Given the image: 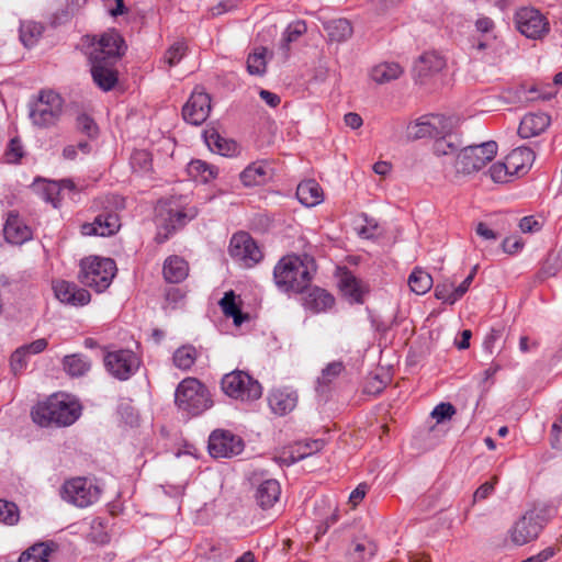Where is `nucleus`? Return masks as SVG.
Returning a JSON list of instances; mask_svg holds the SVG:
<instances>
[{
	"instance_id": "nucleus-1",
	"label": "nucleus",
	"mask_w": 562,
	"mask_h": 562,
	"mask_svg": "<svg viewBox=\"0 0 562 562\" xmlns=\"http://www.w3.org/2000/svg\"><path fill=\"white\" fill-rule=\"evenodd\" d=\"M316 271V263L308 255L282 257L273 269L274 283L284 292H304Z\"/></svg>"
},
{
	"instance_id": "nucleus-2",
	"label": "nucleus",
	"mask_w": 562,
	"mask_h": 562,
	"mask_svg": "<svg viewBox=\"0 0 562 562\" xmlns=\"http://www.w3.org/2000/svg\"><path fill=\"white\" fill-rule=\"evenodd\" d=\"M557 515V507L547 503H535L508 530L514 546L521 547L537 540L546 525Z\"/></svg>"
},
{
	"instance_id": "nucleus-3",
	"label": "nucleus",
	"mask_w": 562,
	"mask_h": 562,
	"mask_svg": "<svg viewBox=\"0 0 562 562\" xmlns=\"http://www.w3.org/2000/svg\"><path fill=\"white\" fill-rule=\"evenodd\" d=\"M81 415V406L76 401L53 396L37 404L32 411V419L40 426H69Z\"/></svg>"
},
{
	"instance_id": "nucleus-4",
	"label": "nucleus",
	"mask_w": 562,
	"mask_h": 562,
	"mask_svg": "<svg viewBox=\"0 0 562 562\" xmlns=\"http://www.w3.org/2000/svg\"><path fill=\"white\" fill-rule=\"evenodd\" d=\"M497 149L498 146L494 140L463 147L457 153L454 158L456 176H470L479 172L494 159Z\"/></svg>"
},
{
	"instance_id": "nucleus-5",
	"label": "nucleus",
	"mask_w": 562,
	"mask_h": 562,
	"mask_svg": "<svg viewBox=\"0 0 562 562\" xmlns=\"http://www.w3.org/2000/svg\"><path fill=\"white\" fill-rule=\"evenodd\" d=\"M116 273V265L110 258L88 257L80 261L79 281L97 292L110 286Z\"/></svg>"
},
{
	"instance_id": "nucleus-6",
	"label": "nucleus",
	"mask_w": 562,
	"mask_h": 562,
	"mask_svg": "<svg viewBox=\"0 0 562 562\" xmlns=\"http://www.w3.org/2000/svg\"><path fill=\"white\" fill-rule=\"evenodd\" d=\"M177 406L191 415H199L211 406L207 389L195 378L182 380L175 393Z\"/></svg>"
},
{
	"instance_id": "nucleus-7",
	"label": "nucleus",
	"mask_w": 562,
	"mask_h": 562,
	"mask_svg": "<svg viewBox=\"0 0 562 562\" xmlns=\"http://www.w3.org/2000/svg\"><path fill=\"white\" fill-rule=\"evenodd\" d=\"M221 389L227 396L243 402L256 401L262 395L260 383L243 370L226 373L221 380Z\"/></svg>"
},
{
	"instance_id": "nucleus-8",
	"label": "nucleus",
	"mask_w": 562,
	"mask_h": 562,
	"mask_svg": "<svg viewBox=\"0 0 562 562\" xmlns=\"http://www.w3.org/2000/svg\"><path fill=\"white\" fill-rule=\"evenodd\" d=\"M63 113V99L52 90L41 91L37 100L32 104L30 119L40 128H48L59 121Z\"/></svg>"
},
{
	"instance_id": "nucleus-9",
	"label": "nucleus",
	"mask_w": 562,
	"mask_h": 562,
	"mask_svg": "<svg viewBox=\"0 0 562 562\" xmlns=\"http://www.w3.org/2000/svg\"><path fill=\"white\" fill-rule=\"evenodd\" d=\"M125 49L123 37L115 30H110L92 44L89 57L91 61L116 63Z\"/></svg>"
},
{
	"instance_id": "nucleus-10",
	"label": "nucleus",
	"mask_w": 562,
	"mask_h": 562,
	"mask_svg": "<svg viewBox=\"0 0 562 562\" xmlns=\"http://www.w3.org/2000/svg\"><path fill=\"white\" fill-rule=\"evenodd\" d=\"M244 440L231 430L215 429L209 437L207 449L213 458H233L243 452Z\"/></svg>"
},
{
	"instance_id": "nucleus-11",
	"label": "nucleus",
	"mask_w": 562,
	"mask_h": 562,
	"mask_svg": "<svg viewBox=\"0 0 562 562\" xmlns=\"http://www.w3.org/2000/svg\"><path fill=\"white\" fill-rule=\"evenodd\" d=\"M229 255L245 267H252L262 259V252L252 237L245 233H236L229 243Z\"/></svg>"
},
{
	"instance_id": "nucleus-12",
	"label": "nucleus",
	"mask_w": 562,
	"mask_h": 562,
	"mask_svg": "<svg viewBox=\"0 0 562 562\" xmlns=\"http://www.w3.org/2000/svg\"><path fill=\"white\" fill-rule=\"evenodd\" d=\"M161 227L156 235V241L161 244L166 241L172 232L186 225L188 221L195 216V212L188 213L182 209L172 207L171 205L162 204L158 209Z\"/></svg>"
},
{
	"instance_id": "nucleus-13",
	"label": "nucleus",
	"mask_w": 562,
	"mask_h": 562,
	"mask_svg": "<svg viewBox=\"0 0 562 562\" xmlns=\"http://www.w3.org/2000/svg\"><path fill=\"white\" fill-rule=\"evenodd\" d=\"M104 364L113 376L126 380L138 367V359L130 350H117L105 355Z\"/></svg>"
},
{
	"instance_id": "nucleus-14",
	"label": "nucleus",
	"mask_w": 562,
	"mask_h": 562,
	"mask_svg": "<svg viewBox=\"0 0 562 562\" xmlns=\"http://www.w3.org/2000/svg\"><path fill=\"white\" fill-rule=\"evenodd\" d=\"M211 111L210 95L203 91H193L182 109L184 121L192 125L202 124Z\"/></svg>"
},
{
	"instance_id": "nucleus-15",
	"label": "nucleus",
	"mask_w": 562,
	"mask_h": 562,
	"mask_svg": "<svg viewBox=\"0 0 562 562\" xmlns=\"http://www.w3.org/2000/svg\"><path fill=\"white\" fill-rule=\"evenodd\" d=\"M516 23L519 32L530 38L541 36L548 25L542 14L530 8H522L516 13Z\"/></svg>"
},
{
	"instance_id": "nucleus-16",
	"label": "nucleus",
	"mask_w": 562,
	"mask_h": 562,
	"mask_svg": "<svg viewBox=\"0 0 562 562\" xmlns=\"http://www.w3.org/2000/svg\"><path fill=\"white\" fill-rule=\"evenodd\" d=\"M121 226L117 214L106 212L99 214L92 223L81 225V233L87 236H111L119 231Z\"/></svg>"
},
{
	"instance_id": "nucleus-17",
	"label": "nucleus",
	"mask_w": 562,
	"mask_h": 562,
	"mask_svg": "<svg viewBox=\"0 0 562 562\" xmlns=\"http://www.w3.org/2000/svg\"><path fill=\"white\" fill-rule=\"evenodd\" d=\"M56 297L72 306H82L90 302L91 295L85 289H79L75 283L58 280L53 285Z\"/></svg>"
},
{
	"instance_id": "nucleus-18",
	"label": "nucleus",
	"mask_w": 562,
	"mask_h": 562,
	"mask_svg": "<svg viewBox=\"0 0 562 562\" xmlns=\"http://www.w3.org/2000/svg\"><path fill=\"white\" fill-rule=\"evenodd\" d=\"M324 446L325 442L321 439L299 441L289 447L286 450H283L282 454L278 459L281 464L290 465L321 451Z\"/></svg>"
},
{
	"instance_id": "nucleus-19",
	"label": "nucleus",
	"mask_w": 562,
	"mask_h": 562,
	"mask_svg": "<svg viewBox=\"0 0 562 562\" xmlns=\"http://www.w3.org/2000/svg\"><path fill=\"white\" fill-rule=\"evenodd\" d=\"M3 235L8 243L21 245L31 239L32 232L18 214L9 213L3 227Z\"/></svg>"
},
{
	"instance_id": "nucleus-20",
	"label": "nucleus",
	"mask_w": 562,
	"mask_h": 562,
	"mask_svg": "<svg viewBox=\"0 0 562 562\" xmlns=\"http://www.w3.org/2000/svg\"><path fill=\"white\" fill-rule=\"evenodd\" d=\"M551 119L546 113L539 112L526 114L519 124L518 134L522 138L538 136L549 127Z\"/></svg>"
},
{
	"instance_id": "nucleus-21",
	"label": "nucleus",
	"mask_w": 562,
	"mask_h": 562,
	"mask_svg": "<svg viewBox=\"0 0 562 562\" xmlns=\"http://www.w3.org/2000/svg\"><path fill=\"white\" fill-rule=\"evenodd\" d=\"M505 160L514 176H521L531 167L535 154L529 147L520 146L513 149Z\"/></svg>"
},
{
	"instance_id": "nucleus-22",
	"label": "nucleus",
	"mask_w": 562,
	"mask_h": 562,
	"mask_svg": "<svg viewBox=\"0 0 562 562\" xmlns=\"http://www.w3.org/2000/svg\"><path fill=\"white\" fill-rule=\"evenodd\" d=\"M93 81L104 91L111 90L117 82V72L113 68L115 63L91 61Z\"/></svg>"
},
{
	"instance_id": "nucleus-23",
	"label": "nucleus",
	"mask_w": 562,
	"mask_h": 562,
	"mask_svg": "<svg viewBox=\"0 0 562 562\" xmlns=\"http://www.w3.org/2000/svg\"><path fill=\"white\" fill-rule=\"evenodd\" d=\"M307 292L303 297L305 308L313 313H321L329 310L334 303V296L326 290L318 286L306 289Z\"/></svg>"
},
{
	"instance_id": "nucleus-24",
	"label": "nucleus",
	"mask_w": 562,
	"mask_h": 562,
	"mask_svg": "<svg viewBox=\"0 0 562 562\" xmlns=\"http://www.w3.org/2000/svg\"><path fill=\"white\" fill-rule=\"evenodd\" d=\"M445 66L446 60L442 56L435 52H428L417 59L414 66V71L418 78L424 79L441 71Z\"/></svg>"
},
{
	"instance_id": "nucleus-25",
	"label": "nucleus",
	"mask_w": 562,
	"mask_h": 562,
	"mask_svg": "<svg viewBox=\"0 0 562 562\" xmlns=\"http://www.w3.org/2000/svg\"><path fill=\"white\" fill-rule=\"evenodd\" d=\"M339 286L345 296L357 303L362 302L363 295L368 292V285L350 271L341 273Z\"/></svg>"
},
{
	"instance_id": "nucleus-26",
	"label": "nucleus",
	"mask_w": 562,
	"mask_h": 562,
	"mask_svg": "<svg viewBox=\"0 0 562 562\" xmlns=\"http://www.w3.org/2000/svg\"><path fill=\"white\" fill-rule=\"evenodd\" d=\"M189 267L179 256H169L162 267V274L167 282L179 283L188 277Z\"/></svg>"
},
{
	"instance_id": "nucleus-27",
	"label": "nucleus",
	"mask_w": 562,
	"mask_h": 562,
	"mask_svg": "<svg viewBox=\"0 0 562 562\" xmlns=\"http://www.w3.org/2000/svg\"><path fill=\"white\" fill-rule=\"evenodd\" d=\"M296 196L305 206H315L324 199L323 190L315 180L301 182L296 188Z\"/></svg>"
},
{
	"instance_id": "nucleus-28",
	"label": "nucleus",
	"mask_w": 562,
	"mask_h": 562,
	"mask_svg": "<svg viewBox=\"0 0 562 562\" xmlns=\"http://www.w3.org/2000/svg\"><path fill=\"white\" fill-rule=\"evenodd\" d=\"M431 138L450 136L459 125V119L440 114H429Z\"/></svg>"
},
{
	"instance_id": "nucleus-29",
	"label": "nucleus",
	"mask_w": 562,
	"mask_h": 562,
	"mask_svg": "<svg viewBox=\"0 0 562 562\" xmlns=\"http://www.w3.org/2000/svg\"><path fill=\"white\" fill-rule=\"evenodd\" d=\"M204 138L209 148L222 156H233L237 151L236 143L222 137L215 130L205 131Z\"/></svg>"
},
{
	"instance_id": "nucleus-30",
	"label": "nucleus",
	"mask_w": 562,
	"mask_h": 562,
	"mask_svg": "<svg viewBox=\"0 0 562 562\" xmlns=\"http://www.w3.org/2000/svg\"><path fill=\"white\" fill-rule=\"evenodd\" d=\"M269 406L279 415H285L296 405V395L284 390H274L269 395Z\"/></svg>"
},
{
	"instance_id": "nucleus-31",
	"label": "nucleus",
	"mask_w": 562,
	"mask_h": 562,
	"mask_svg": "<svg viewBox=\"0 0 562 562\" xmlns=\"http://www.w3.org/2000/svg\"><path fill=\"white\" fill-rule=\"evenodd\" d=\"M403 71L397 63H381L371 69L370 76L374 82L383 85L400 78Z\"/></svg>"
},
{
	"instance_id": "nucleus-32",
	"label": "nucleus",
	"mask_w": 562,
	"mask_h": 562,
	"mask_svg": "<svg viewBox=\"0 0 562 562\" xmlns=\"http://www.w3.org/2000/svg\"><path fill=\"white\" fill-rule=\"evenodd\" d=\"M330 42L342 43L353 33L351 23L346 19L331 20L324 25Z\"/></svg>"
},
{
	"instance_id": "nucleus-33",
	"label": "nucleus",
	"mask_w": 562,
	"mask_h": 562,
	"mask_svg": "<svg viewBox=\"0 0 562 562\" xmlns=\"http://www.w3.org/2000/svg\"><path fill=\"white\" fill-rule=\"evenodd\" d=\"M54 546L53 542L35 543L21 554L19 562H48Z\"/></svg>"
},
{
	"instance_id": "nucleus-34",
	"label": "nucleus",
	"mask_w": 562,
	"mask_h": 562,
	"mask_svg": "<svg viewBox=\"0 0 562 562\" xmlns=\"http://www.w3.org/2000/svg\"><path fill=\"white\" fill-rule=\"evenodd\" d=\"M267 178V167L262 164H251L240 173V180L245 187L263 184Z\"/></svg>"
},
{
	"instance_id": "nucleus-35",
	"label": "nucleus",
	"mask_w": 562,
	"mask_h": 562,
	"mask_svg": "<svg viewBox=\"0 0 562 562\" xmlns=\"http://www.w3.org/2000/svg\"><path fill=\"white\" fill-rule=\"evenodd\" d=\"M220 305L225 316L233 317L234 324L239 326L247 318V315H244L236 304V295L233 291L226 292L222 300L220 301Z\"/></svg>"
},
{
	"instance_id": "nucleus-36",
	"label": "nucleus",
	"mask_w": 562,
	"mask_h": 562,
	"mask_svg": "<svg viewBox=\"0 0 562 562\" xmlns=\"http://www.w3.org/2000/svg\"><path fill=\"white\" fill-rule=\"evenodd\" d=\"M408 285L414 293L422 295L431 289L432 278L428 272L415 269L408 278Z\"/></svg>"
},
{
	"instance_id": "nucleus-37",
	"label": "nucleus",
	"mask_w": 562,
	"mask_h": 562,
	"mask_svg": "<svg viewBox=\"0 0 562 562\" xmlns=\"http://www.w3.org/2000/svg\"><path fill=\"white\" fill-rule=\"evenodd\" d=\"M43 25L35 21H23L20 25V40L24 46H33L43 33Z\"/></svg>"
},
{
	"instance_id": "nucleus-38",
	"label": "nucleus",
	"mask_w": 562,
	"mask_h": 562,
	"mask_svg": "<svg viewBox=\"0 0 562 562\" xmlns=\"http://www.w3.org/2000/svg\"><path fill=\"white\" fill-rule=\"evenodd\" d=\"M63 366L71 376H81L90 370V362L80 355L66 356Z\"/></svg>"
},
{
	"instance_id": "nucleus-39",
	"label": "nucleus",
	"mask_w": 562,
	"mask_h": 562,
	"mask_svg": "<svg viewBox=\"0 0 562 562\" xmlns=\"http://www.w3.org/2000/svg\"><path fill=\"white\" fill-rule=\"evenodd\" d=\"M101 487L95 484L92 477L77 476L67 480L61 492H100Z\"/></svg>"
},
{
	"instance_id": "nucleus-40",
	"label": "nucleus",
	"mask_w": 562,
	"mask_h": 562,
	"mask_svg": "<svg viewBox=\"0 0 562 562\" xmlns=\"http://www.w3.org/2000/svg\"><path fill=\"white\" fill-rule=\"evenodd\" d=\"M189 173L194 178H200L202 181L207 182L217 176V168L203 160H192L188 166Z\"/></svg>"
},
{
	"instance_id": "nucleus-41",
	"label": "nucleus",
	"mask_w": 562,
	"mask_h": 562,
	"mask_svg": "<svg viewBox=\"0 0 562 562\" xmlns=\"http://www.w3.org/2000/svg\"><path fill=\"white\" fill-rule=\"evenodd\" d=\"M429 122V114L423 115L411 122L406 127L407 138L415 140L424 137H430L431 132Z\"/></svg>"
},
{
	"instance_id": "nucleus-42",
	"label": "nucleus",
	"mask_w": 562,
	"mask_h": 562,
	"mask_svg": "<svg viewBox=\"0 0 562 562\" xmlns=\"http://www.w3.org/2000/svg\"><path fill=\"white\" fill-rule=\"evenodd\" d=\"M198 351L193 346H182L173 353V363L181 370H189L195 362Z\"/></svg>"
},
{
	"instance_id": "nucleus-43",
	"label": "nucleus",
	"mask_w": 562,
	"mask_h": 562,
	"mask_svg": "<svg viewBox=\"0 0 562 562\" xmlns=\"http://www.w3.org/2000/svg\"><path fill=\"white\" fill-rule=\"evenodd\" d=\"M307 27L304 21H295L286 27L280 47L288 53L290 44L297 41L305 32Z\"/></svg>"
},
{
	"instance_id": "nucleus-44",
	"label": "nucleus",
	"mask_w": 562,
	"mask_h": 562,
	"mask_svg": "<svg viewBox=\"0 0 562 562\" xmlns=\"http://www.w3.org/2000/svg\"><path fill=\"white\" fill-rule=\"evenodd\" d=\"M562 269V256L561 254H549L542 263V267L538 273V278L543 280L557 276Z\"/></svg>"
},
{
	"instance_id": "nucleus-45",
	"label": "nucleus",
	"mask_w": 562,
	"mask_h": 562,
	"mask_svg": "<svg viewBox=\"0 0 562 562\" xmlns=\"http://www.w3.org/2000/svg\"><path fill=\"white\" fill-rule=\"evenodd\" d=\"M266 53L267 49L261 47L248 56L247 70L250 75L261 76L266 72Z\"/></svg>"
},
{
	"instance_id": "nucleus-46",
	"label": "nucleus",
	"mask_w": 562,
	"mask_h": 562,
	"mask_svg": "<svg viewBox=\"0 0 562 562\" xmlns=\"http://www.w3.org/2000/svg\"><path fill=\"white\" fill-rule=\"evenodd\" d=\"M488 173L491 179L496 183L509 182L514 177L505 159L504 161L493 164L488 169Z\"/></svg>"
},
{
	"instance_id": "nucleus-47",
	"label": "nucleus",
	"mask_w": 562,
	"mask_h": 562,
	"mask_svg": "<svg viewBox=\"0 0 562 562\" xmlns=\"http://www.w3.org/2000/svg\"><path fill=\"white\" fill-rule=\"evenodd\" d=\"M188 46L183 41H177L165 53L164 61L169 66H176L186 55Z\"/></svg>"
},
{
	"instance_id": "nucleus-48",
	"label": "nucleus",
	"mask_w": 562,
	"mask_h": 562,
	"mask_svg": "<svg viewBox=\"0 0 562 562\" xmlns=\"http://www.w3.org/2000/svg\"><path fill=\"white\" fill-rule=\"evenodd\" d=\"M19 517L18 506L13 502L0 498V522L14 525Z\"/></svg>"
},
{
	"instance_id": "nucleus-49",
	"label": "nucleus",
	"mask_w": 562,
	"mask_h": 562,
	"mask_svg": "<svg viewBox=\"0 0 562 562\" xmlns=\"http://www.w3.org/2000/svg\"><path fill=\"white\" fill-rule=\"evenodd\" d=\"M459 143L452 139V135L443 136L435 140L434 153L436 156H447L458 153Z\"/></svg>"
},
{
	"instance_id": "nucleus-50",
	"label": "nucleus",
	"mask_w": 562,
	"mask_h": 562,
	"mask_svg": "<svg viewBox=\"0 0 562 562\" xmlns=\"http://www.w3.org/2000/svg\"><path fill=\"white\" fill-rule=\"evenodd\" d=\"M99 494H61L63 499L76 507L85 508L98 501Z\"/></svg>"
},
{
	"instance_id": "nucleus-51",
	"label": "nucleus",
	"mask_w": 562,
	"mask_h": 562,
	"mask_svg": "<svg viewBox=\"0 0 562 562\" xmlns=\"http://www.w3.org/2000/svg\"><path fill=\"white\" fill-rule=\"evenodd\" d=\"M503 337V330L493 328L490 334L485 337L483 348L488 355L498 353L502 350L499 344Z\"/></svg>"
},
{
	"instance_id": "nucleus-52",
	"label": "nucleus",
	"mask_w": 562,
	"mask_h": 562,
	"mask_svg": "<svg viewBox=\"0 0 562 562\" xmlns=\"http://www.w3.org/2000/svg\"><path fill=\"white\" fill-rule=\"evenodd\" d=\"M131 165L137 171H148L151 168V156L146 150H136L131 157Z\"/></svg>"
},
{
	"instance_id": "nucleus-53",
	"label": "nucleus",
	"mask_w": 562,
	"mask_h": 562,
	"mask_svg": "<svg viewBox=\"0 0 562 562\" xmlns=\"http://www.w3.org/2000/svg\"><path fill=\"white\" fill-rule=\"evenodd\" d=\"M453 283H441L435 288V296L446 303L453 304L458 301Z\"/></svg>"
},
{
	"instance_id": "nucleus-54",
	"label": "nucleus",
	"mask_w": 562,
	"mask_h": 562,
	"mask_svg": "<svg viewBox=\"0 0 562 562\" xmlns=\"http://www.w3.org/2000/svg\"><path fill=\"white\" fill-rule=\"evenodd\" d=\"M344 363L341 361H334L323 369L322 375L318 378L319 383L328 384L336 379L344 370Z\"/></svg>"
},
{
	"instance_id": "nucleus-55",
	"label": "nucleus",
	"mask_w": 562,
	"mask_h": 562,
	"mask_svg": "<svg viewBox=\"0 0 562 562\" xmlns=\"http://www.w3.org/2000/svg\"><path fill=\"white\" fill-rule=\"evenodd\" d=\"M456 414V408L450 403H440L437 405L431 412V417L436 419V422L442 423L447 419H451Z\"/></svg>"
},
{
	"instance_id": "nucleus-56",
	"label": "nucleus",
	"mask_w": 562,
	"mask_h": 562,
	"mask_svg": "<svg viewBox=\"0 0 562 562\" xmlns=\"http://www.w3.org/2000/svg\"><path fill=\"white\" fill-rule=\"evenodd\" d=\"M77 127L80 132L87 134L89 137L98 135V126L95 122L87 114H80L77 117Z\"/></svg>"
},
{
	"instance_id": "nucleus-57",
	"label": "nucleus",
	"mask_w": 562,
	"mask_h": 562,
	"mask_svg": "<svg viewBox=\"0 0 562 562\" xmlns=\"http://www.w3.org/2000/svg\"><path fill=\"white\" fill-rule=\"evenodd\" d=\"M26 358L27 353L19 347L12 355L10 359V366L14 374L20 373L26 367Z\"/></svg>"
},
{
	"instance_id": "nucleus-58",
	"label": "nucleus",
	"mask_w": 562,
	"mask_h": 562,
	"mask_svg": "<svg viewBox=\"0 0 562 562\" xmlns=\"http://www.w3.org/2000/svg\"><path fill=\"white\" fill-rule=\"evenodd\" d=\"M5 156L10 162H18L23 157V146L19 138L10 140Z\"/></svg>"
},
{
	"instance_id": "nucleus-59",
	"label": "nucleus",
	"mask_w": 562,
	"mask_h": 562,
	"mask_svg": "<svg viewBox=\"0 0 562 562\" xmlns=\"http://www.w3.org/2000/svg\"><path fill=\"white\" fill-rule=\"evenodd\" d=\"M475 233L485 240H496L501 233L490 227L485 222H479L475 226Z\"/></svg>"
},
{
	"instance_id": "nucleus-60",
	"label": "nucleus",
	"mask_w": 562,
	"mask_h": 562,
	"mask_svg": "<svg viewBox=\"0 0 562 562\" xmlns=\"http://www.w3.org/2000/svg\"><path fill=\"white\" fill-rule=\"evenodd\" d=\"M542 227V222L537 220L535 216H525L519 222V228L524 233L539 232Z\"/></svg>"
},
{
	"instance_id": "nucleus-61",
	"label": "nucleus",
	"mask_w": 562,
	"mask_h": 562,
	"mask_svg": "<svg viewBox=\"0 0 562 562\" xmlns=\"http://www.w3.org/2000/svg\"><path fill=\"white\" fill-rule=\"evenodd\" d=\"M103 2L112 16L122 15L126 12L124 0H103Z\"/></svg>"
},
{
	"instance_id": "nucleus-62",
	"label": "nucleus",
	"mask_w": 562,
	"mask_h": 562,
	"mask_svg": "<svg viewBox=\"0 0 562 562\" xmlns=\"http://www.w3.org/2000/svg\"><path fill=\"white\" fill-rule=\"evenodd\" d=\"M552 447L554 449L562 450V415L560 418L552 425Z\"/></svg>"
},
{
	"instance_id": "nucleus-63",
	"label": "nucleus",
	"mask_w": 562,
	"mask_h": 562,
	"mask_svg": "<svg viewBox=\"0 0 562 562\" xmlns=\"http://www.w3.org/2000/svg\"><path fill=\"white\" fill-rule=\"evenodd\" d=\"M557 553V549L554 547H548L540 551L539 553L522 560V562H547L551 558H553Z\"/></svg>"
},
{
	"instance_id": "nucleus-64",
	"label": "nucleus",
	"mask_w": 562,
	"mask_h": 562,
	"mask_svg": "<svg viewBox=\"0 0 562 562\" xmlns=\"http://www.w3.org/2000/svg\"><path fill=\"white\" fill-rule=\"evenodd\" d=\"M47 339L45 338H40V339H36L34 340L33 342L31 344H27V345H24V346H21L22 349H24V351L29 355H37V353H41L42 351H44L46 348H47Z\"/></svg>"
}]
</instances>
